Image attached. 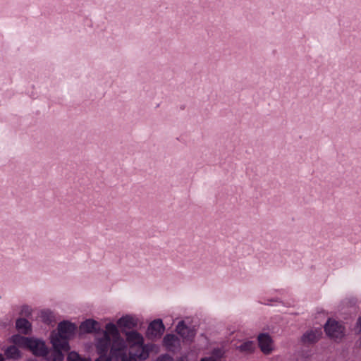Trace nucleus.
<instances>
[{
  "label": "nucleus",
  "instance_id": "4",
  "mask_svg": "<svg viewBox=\"0 0 361 361\" xmlns=\"http://www.w3.org/2000/svg\"><path fill=\"white\" fill-rule=\"evenodd\" d=\"M126 339L132 345L130 346L131 350L136 348L137 352H139V355H137L140 357V360H144L148 357L149 353L143 345L144 340L140 334L134 331L128 332L126 333Z\"/></svg>",
  "mask_w": 361,
  "mask_h": 361
},
{
  "label": "nucleus",
  "instance_id": "25",
  "mask_svg": "<svg viewBox=\"0 0 361 361\" xmlns=\"http://www.w3.org/2000/svg\"><path fill=\"white\" fill-rule=\"evenodd\" d=\"M0 361H4V357L1 354H0Z\"/></svg>",
  "mask_w": 361,
  "mask_h": 361
},
{
  "label": "nucleus",
  "instance_id": "7",
  "mask_svg": "<svg viewBox=\"0 0 361 361\" xmlns=\"http://www.w3.org/2000/svg\"><path fill=\"white\" fill-rule=\"evenodd\" d=\"M111 336L106 329L103 337L97 341V349L101 355H105L111 345Z\"/></svg>",
  "mask_w": 361,
  "mask_h": 361
},
{
  "label": "nucleus",
  "instance_id": "12",
  "mask_svg": "<svg viewBox=\"0 0 361 361\" xmlns=\"http://www.w3.org/2000/svg\"><path fill=\"white\" fill-rule=\"evenodd\" d=\"M120 327L133 329L137 326V320L130 316H125L120 318L117 322Z\"/></svg>",
  "mask_w": 361,
  "mask_h": 361
},
{
  "label": "nucleus",
  "instance_id": "22",
  "mask_svg": "<svg viewBox=\"0 0 361 361\" xmlns=\"http://www.w3.org/2000/svg\"><path fill=\"white\" fill-rule=\"evenodd\" d=\"M95 361H111L109 357L105 355H100V357Z\"/></svg>",
  "mask_w": 361,
  "mask_h": 361
},
{
  "label": "nucleus",
  "instance_id": "2",
  "mask_svg": "<svg viewBox=\"0 0 361 361\" xmlns=\"http://www.w3.org/2000/svg\"><path fill=\"white\" fill-rule=\"evenodd\" d=\"M12 341L16 345L30 349L34 355L37 356H44L47 353V348L45 343L38 339L14 335L12 336Z\"/></svg>",
  "mask_w": 361,
  "mask_h": 361
},
{
  "label": "nucleus",
  "instance_id": "14",
  "mask_svg": "<svg viewBox=\"0 0 361 361\" xmlns=\"http://www.w3.org/2000/svg\"><path fill=\"white\" fill-rule=\"evenodd\" d=\"M16 328L21 333L27 334H29L31 328L30 323L25 319H18L16 321Z\"/></svg>",
  "mask_w": 361,
  "mask_h": 361
},
{
  "label": "nucleus",
  "instance_id": "1",
  "mask_svg": "<svg viewBox=\"0 0 361 361\" xmlns=\"http://www.w3.org/2000/svg\"><path fill=\"white\" fill-rule=\"evenodd\" d=\"M76 326L69 322L59 324L58 332L53 331L51 334V343L54 348H62L64 351L70 348L68 340L74 334Z\"/></svg>",
  "mask_w": 361,
  "mask_h": 361
},
{
  "label": "nucleus",
  "instance_id": "11",
  "mask_svg": "<svg viewBox=\"0 0 361 361\" xmlns=\"http://www.w3.org/2000/svg\"><path fill=\"white\" fill-rule=\"evenodd\" d=\"M54 350L49 352L44 355L47 361H62L63 360V355L62 348H54Z\"/></svg>",
  "mask_w": 361,
  "mask_h": 361
},
{
  "label": "nucleus",
  "instance_id": "16",
  "mask_svg": "<svg viewBox=\"0 0 361 361\" xmlns=\"http://www.w3.org/2000/svg\"><path fill=\"white\" fill-rule=\"evenodd\" d=\"M255 345L253 341H246L242 343L238 349L241 352L251 353L255 350Z\"/></svg>",
  "mask_w": 361,
  "mask_h": 361
},
{
  "label": "nucleus",
  "instance_id": "18",
  "mask_svg": "<svg viewBox=\"0 0 361 361\" xmlns=\"http://www.w3.org/2000/svg\"><path fill=\"white\" fill-rule=\"evenodd\" d=\"M68 361H91L90 359L82 358L76 352H71L68 355Z\"/></svg>",
  "mask_w": 361,
  "mask_h": 361
},
{
  "label": "nucleus",
  "instance_id": "15",
  "mask_svg": "<svg viewBox=\"0 0 361 361\" xmlns=\"http://www.w3.org/2000/svg\"><path fill=\"white\" fill-rule=\"evenodd\" d=\"M5 355L7 358L17 360L20 358V353L17 347L11 345L5 350Z\"/></svg>",
  "mask_w": 361,
  "mask_h": 361
},
{
  "label": "nucleus",
  "instance_id": "24",
  "mask_svg": "<svg viewBox=\"0 0 361 361\" xmlns=\"http://www.w3.org/2000/svg\"><path fill=\"white\" fill-rule=\"evenodd\" d=\"M201 361H214L212 357H205L201 360Z\"/></svg>",
  "mask_w": 361,
  "mask_h": 361
},
{
  "label": "nucleus",
  "instance_id": "9",
  "mask_svg": "<svg viewBox=\"0 0 361 361\" xmlns=\"http://www.w3.org/2000/svg\"><path fill=\"white\" fill-rule=\"evenodd\" d=\"M176 332L185 340L191 341L195 336V331L189 329L184 324L183 321L178 323L176 326Z\"/></svg>",
  "mask_w": 361,
  "mask_h": 361
},
{
  "label": "nucleus",
  "instance_id": "6",
  "mask_svg": "<svg viewBox=\"0 0 361 361\" xmlns=\"http://www.w3.org/2000/svg\"><path fill=\"white\" fill-rule=\"evenodd\" d=\"M164 326L161 319H155L152 322L147 329V336L150 339L160 338L164 332Z\"/></svg>",
  "mask_w": 361,
  "mask_h": 361
},
{
  "label": "nucleus",
  "instance_id": "5",
  "mask_svg": "<svg viewBox=\"0 0 361 361\" xmlns=\"http://www.w3.org/2000/svg\"><path fill=\"white\" fill-rule=\"evenodd\" d=\"M324 331L328 336L338 340L344 336V327L338 322L329 319L324 326Z\"/></svg>",
  "mask_w": 361,
  "mask_h": 361
},
{
  "label": "nucleus",
  "instance_id": "19",
  "mask_svg": "<svg viewBox=\"0 0 361 361\" xmlns=\"http://www.w3.org/2000/svg\"><path fill=\"white\" fill-rule=\"evenodd\" d=\"M136 355H139V352L133 353V352L130 351L129 357H127L126 355V353L123 356H121V357L122 361H137V358L140 359V357Z\"/></svg>",
  "mask_w": 361,
  "mask_h": 361
},
{
  "label": "nucleus",
  "instance_id": "13",
  "mask_svg": "<svg viewBox=\"0 0 361 361\" xmlns=\"http://www.w3.org/2000/svg\"><path fill=\"white\" fill-rule=\"evenodd\" d=\"M97 328H99V323L93 319H87L80 326V330L86 333H92L96 331Z\"/></svg>",
  "mask_w": 361,
  "mask_h": 361
},
{
  "label": "nucleus",
  "instance_id": "21",
  "mask_svg": "<svg viewBox=\"0 0 361 361\" xmlns=\"http://www.w3.org/2000/svg\"><path fill=\"white\" fill-rule=\"evenodd\" d=\"M30 312H31V310L29 307L24 306L22 307L21 314L25 315V316H28L30 314Z\"/></svg>",
  "mask_w": 361,
  "mask_h": 361
},
{
  "label": "nucleus",
  "instance_id": "10",
  "mask_svg": "<svg viewBox=\"0 0 361 361\" xmlns=\"http://www.w3.org/2000/svg\"><path fill=\"white\" fill-rule=\"evenodd\" d=\"M322 334L321 329L307 331L302 338L304 343H313L317 342Z\"/></svg>",
  "mask_w": 361,
  "mask_h": 361
},
{
  "label": "nucleus",
  "instance_id": "8",
  "mask_svg": "<svg viewBox=\"0 0 361 361\" xmlns=\"http://www.w3.org/2000/svg\"><path fill=\"white\" fill-rule=\"evenodd\" d=\"M259 346L264 354H269L273 350L272 340L267 334H261L258 336Z\"/></svg>",
  "mask_w": 361,
  "mask_h": 361
},
{
  "label": "nucleus",
  "instance_id": "20",
  "mask_svg": "<svg viewBox=\"0 0 361 361\" xmlns=\"http://www.w3.org/2000/svg\"><path fill=\"white\" fill-rule=\"evenodd\" d=\"M42 317L45 322L50 323L51 322L52 315L51 312L43 311L42 312Z\"/></svg>",
  "mask_w": 361,
  "mask_h": 361
},
{
  "label": "nucleus",
  "instance_id": "23",
  "mask_svg": "<svg viewBox=\"0 0 361 361\" xmlns=\"http://www.w3.org/2000/svg\"><path fill=\"white\" fill-rule=\"evenodd\" d=\"M357 331L360 334H361V317L359 318L357 322Z\"/></svg>",
  "mask_w": 361,
  "mask_h": 361
},
{
  "label": "nucleus",
  "instance_id": "3",
  "mask_svg": "<svg viewBox=\"0 0 361 361\" xmlns=\"http://www.w3.org/2000/svg\"><path fill=\"white\" fill-rule=\"evenodd\" d=\"M106 329L112 338L111 354L116 357L123 356L126 353V345L124 340L120 336L116 325L109 323L106 324Z\"/></svg>",
  "mask_w": 361,
  "mask_h": 361
},
{
  "label": "nucleus",
  "instance_id": "17",
  "mask_svg": "<svg viewBox=\"0 0 361 361\" xmlns=\"http://www.w3.org/2000/svg\"><path fill=\"white\" fill-rule=\"evenodd\" d=\"M177 337L173 334H166L164 338V343L167 347H172L175 345Z\"/></svg>",
  "mask_w": 361,
  "mask_h": 361
}]
</instances>
